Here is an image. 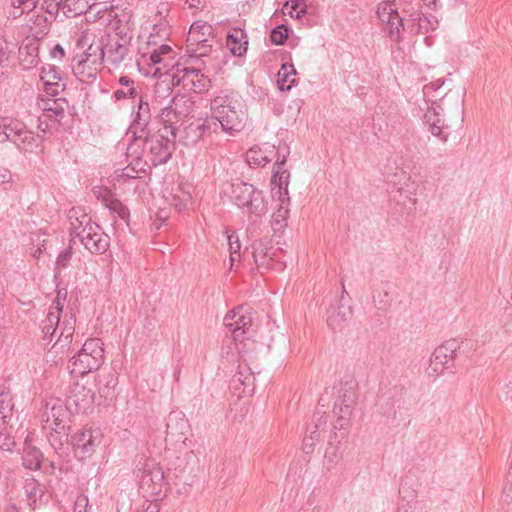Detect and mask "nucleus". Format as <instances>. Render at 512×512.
I'll return each mask as SVG.
<instances>
[{
  "mask_svg": "<svg viewBox=\"0 0 512 512\" xmlns=\"http://www.w3.org/2000/svg\"><path fill=\"white\" fill-rule=\"evenodd\" d=\"M141 57L148 65H159L156 72L172 76V83L182 87L183 90L201 94L208 92L211 87L210 78L202 70L194 65L183 64L174 61L175 52L167 44L154 47L148 52H143Z\"/></svg>",
  "mask_w": 512,
  "mask_h": 512,
  "instance_id": "obj_1",
  "label": "nucleus"
},
{
  "mask_svg": "<svg viewBox=\"0 0 512 512\" xmlns=\"http://www.w3.org/2000/svg\"><path fill=\"white\" fill-rule=\"evenodd\" d=\"M71 242L78 240L90 253L98 255L107 251L110 237L91 217L80 209L69 211Z\"/></svg>",
  "mask_w": 512,
  "mask_h": 512,
  "instance_id": "obj_2",
  "label": "nucleus"
},
{
  "mask_svg": "<svg viewBox=\"0 0 512 512\" xmlns=\"http://www.w3.org/2000/svg\"><path fill=\"white\" fill-rule=\"evenodd\" d=\"M62 312L63 307L57 298L53 301L45 320L41 324L44 338L50 337V340H52L60 331L56 342L52 346L55 353H64L69 349L75 331L76 317L74 313L72 311L66 312L61 320Z\"/></svg>",
  "mask_w": 512,
  "mask_h": 512,
  "instance_id": "obj_3",
  "label": "nucleus"
},
{
  "mask_svg": "<svg viewBox=\"0 0 512 512\" xmlns=\"http://www.w3.org/2000/svg\"><path fill=\"white\" fill-rule=\"evenodd\" d=\"M212 116L209 120L218 123V129L226 133L241 131L245 126L246 112L243 104L233 93L221 92L211 101Z\"/></svg>",
  "mask_w": 512,
  "mask_h": 512,
  "instance_id": "obj_4",
  "label": "nucleus"
},
{
  "mask_svg": "<svg viewBox=\"0 0 512 512\" xmlns=\"http://www.w3.org/2000/svg\"><path fill=\"white\" fill-rule=\"evenodd\" d=\"M69 410L67 404L58 398L49 399L42 407V427L54 449L60 448L63 438L68 437Z\"/></svg>",
  "mask_w": 512,
  "mask_h": 512,
  "instance_id": "obj_5",
  "label": "nucleus"
},
{
  "mask_svg": "<svg viewBox=\"0 0 512 512\" xmlns=\"http://www.w3.org/2000/svg\"><path fill=\"white\" fill-rule=\"evenodd\" d=\"M420 2H406L402 7L404 17L400 16L393 1H384L377 6V16L382 30L394 42L401 40V31L404 30V21L416 22L419 19Z\"/></svg>",
  "mask_w": 512,
  "mask_h": 512,
  "instance_id": "obj_6",
  "label": "nucleus"
},
{
  "mask_svg": "<svg viewBox=\"0 0 512 512\" xmlns=\"http://www.w3.org/2000/svg\"><path fill=\"white\" fill-rule=\"evenodd\" d=\"M229 196L233 203L238 207L247 208L255 217H262L268 212V202L263 192L240 179L230 184Z\"/></svg>",
  "mask_w": 512,
  "mask_h": 512,
  "instance_id": "obj_7",
  "label": "nucleus"
},
{
  "mask_svg": "<svg viewBox=\"0 0 512 512\" xmlns=\"http://www.w3.org/2000/svg\"><path fill=\"white\" fill-rule=\"evenodd\" d=\"M104 363L103 342L99 338H90L85 341L80 351L69 361L72 374L84 376L98 370Z\"/></svg>",
  "mask_w": 512,
  "mask_h": 512,
  "instance_id": "obj_8",
  "label": "nucleus"
},
{
  "mask_svg": "<svg viewBox=\"0 0 512 512\" xmlns=\"http://www.w3.org/2000/svg\"><path fill=\"white\" fill-rule=\"evenodd\" d=\"M13 142L23 152H37L40 146L39 136L27 130L25 124L17 119H0V143Z\"/></svg>",
  "mask_w": 512,
  "mask_h": 512,
  "instance_id": "obj_9",
  "label": "nucleus"
},
{
  "mask_svg": "<svg viewBox=\"0 0 512 512\" xmlns=\"http://www.w3.org/2000/svg\"><path fill=\"white\" fill-rule=\"evenodd\" d=\"M357 388L358 382L353 376H346L341 380L333 408L336 417L333 425L335 430H341L348 425L357 401Z\"/></svg>",
  "mask_w": 512,
  "mask_h": 512,
  "instance_id": "obj_10",
  "label": "nucleus"
},
{
  "mask_svg": "<svg viewBox=\"0 0 512 512\" xmlns=\"http://www.w3.org/2000/svg\"><path fill=\"white\" fill-rule=\"evenodd\" d=\"M139 488L145 498L157 502L168 490L164 471L154 460H146L141 470Z\"/></svg>",
  "mask_w": 512,
  "mask_h": 512,
  "instance_id": "obj_11",
  "label": "nucleus"
},
{
  "mask_svg": "<svg viewBox=\"0 0 512 512\" xmlns=\"http://www.w3.org/2000/svg\"><path fill=\"white\" fill-rule=\"evenodd\" d=\"M288 178L289 172L284 170L282 172L275 171L271 183L275 185L272 189V196H278L277 210L272 214L271 227L275 233H281L287 227V220L289 216L290 199L288 196Z\"/></svg>",
  "mask_w": 512,
  "mask_h": 512,
  "instance_id": "obj_12",
  "label": "nucleus"
},
{
  "mask_svg": "<svg viewBox=\"0 0 512 512\" xmlns=\"http://www.w3.org/2000/svg\"><path fill=\"white\" fill-rule=\"evenodd\" d=\"M148 148V156L153 166L166 163L175 151L177 136L173 128H159L157 133L147 140H141Z\"/></svg>",
  "mask_w": 512,
  "mask_h": 512,
  "instance_id": "obj_13",
  "label": "nucleus"
},
{
  "mask_svg": "<svg viewBox=\"0 0 512 512\" xmlns=\"http://www.w3.org/2000/svg\"><path fill=\"white\" fill-rule=\"evenodd\" d=\"M74 61H76L72 67L74 76L82 83H95L103 64L100 46L91 43L80 56L74 58Z\"/></svg>",
  "mask_w": 512,
  "mask_h": 512,
  "instance_id": "obj_14",
  "label": "nucleus"
},
{
  "mask_svg": "<svg viewBox=\"0 0 512 512\" xmlns=\"http://www.w3.org/2000/svg\"><path fill=\"white\" fill-rule=\"evenodd\" d=\"M224 324L231 332L235 342L250 341L256 332L252 314L244 311L243 307L229 312L224 318Z\"/></svg>",
  "mask_w": 512,
  "mask_h": 512,
  "instance_id": "obj_15",
  "label": "nucleus"
},
{
  "mask_svg": "<svg viewBox=\"0 0 512 512\" xmlns=\"http://www.w3.org/2000/svg\"><path fill=\"white\" fill-rule=\"evenodd\" d=\"M95 45L100 46V51L103 54V59L106 57L107 61L114 67L118 68L127 60H131L130 56V38L126 35L120 36H107L106 42L104 37L101 38L99 43Z\"/></svg>",
  "mask_w": 512,
  "mask_h": 512,
  "instance_id": "obj_16",
  "label": "nucleus"
},
{
  "mask_svg": "<svg viewBox=\"0 0 512 512\" xmlns=\"http://www.w3.org/2000/svg\"><path fill=\"white\" fill-rule=\"evenodd\" d=\"M288 154V147H278L275 150L274 145L264 144L263 147H252L246 152V161L249 165L265 166L276 157L275 165L278 169L276 171L282 172V167L286 164Z\"/></svg>",
  "mask_w": 512,
  "mask_h": 512,
  "instance_id": "obj_17",
  "label": "nucleus"
},
{
  "mask_svg": "<svg viewBox=\"0 0 512 512\" xmlns=\"http://www.w3.org/2000/svg\"><path fill=\"white\" fill-rule=\"evenodd\" d=\"M218 131V123L206 119L200 123L191 122L186 125L182 130L178 128L177 140L186 146H193L200 141L207 134Z\"/></svg>",
  "mask_w": 512,
  "mask_h": 512,
  "instance_id": "obj_18",
  "label": "nucleus"
},
{
  "mask_svg": "<svg viewBox=\"0 0 512 512\" xmlns=\"http://www.w3.org/2000/svg\"><path fill=\"white\" fill-rule=\"evenodd\" d=\"M455 352V341H448L437 347L430 358L428 374L437 376L449 368L453 364Z\"/></svg>",
  "mask_w": 512,
  "mask_h": 512,
  "instance_id": "obj_19",
  "label": "nucleus"
},
{
  "mask_svg": "<svg viewBox=\"0 0 512 512\" xmlns=\"http://www.w3.org/2000/svg\"><path fill=\"white\" fill-rule=\"evenodd\" d=\"M95 393L84 384L75 383L67 396L66 404L77 413H87L93 408Z\"/></svg>",
  "mask_w": 512,
  "mask_h": 512,
  "instance_id": "obj_20",
  "label": "nucleus"
},
{
  "mask_svg": "<svg viewBox=\"0 0 512 512\" xmlns=\"http://www.w3.org/2000/svg\"><path fill=\"white\" fill-rule=\"evenodd\" d=\"M441 101L442 103H437L436 100H432V106L428 108L424 114V122L434 136H437L441 141L446 142L449 136V127L441 117V113L444 111L443 99H441Z\"/></svg>",
  "mask_w": 512,
  "mask_h": 512,
  "instance_id": "obj_21",
  "label": "nucleus"
},
{
  "mask_svg": "<svg viewBox=\"0 0 512 512\" xmlns=\"http://www.w3.org/2000/svg\"><path fill=\"white\" fill-rule=\"evenodd\" d=\"M151 120V110L149 103L143 96L139 98L138 110L135 118L130 126L133 131L135 140H147L150 136L149 123Z\"/></svg>",
  "mask_w": 512,
  "mask_h": 512,
  "instance_id": "obj_22",
  "label": "nucleus"
},
{
  "mask_svg": "<svg viewBox=\"0 0 512 512\" xmlns=\"http://www.w3.org/2000/svg\"><path fill=\"white\" fill-rule=\"evenodd\" d=\"M352 318V308L350 305L343 304L335 299V303L330 304L327 309V325L333 331H342Z\"/></svg>",
  "mask_w": 512,
  "mask_h": 512,
  "instance_id": "obj_23",
  "label": "nucleus"
},
{
  "mask_svg": "<svg viewBox=\"0 0 512 512\" xmlns=\"http://www.w3.org/2000/svg\"><path fill=\"white\" fill-rule=\"evenodd\" d=\"M73 441L76 452L84 458L95 451L101 442V435L98 431L84 430L76 434Z\"/></svg>",
  "mask_w": 512,
  "mask_h": 512,
  "instance_id": "obj_24",
  "label": "nucleus"
},
{
  "mask_svg": "<svg viewBox=\"0 0 512 512\" xmlns=\"http://www.w3.org/2000/svg\"><path fill=\"white\" fill-rule=\"evenodd\" d=\"M38 106L42 110L41 116L54 123H60L65 116L68 103L64 98H49L41 99Z\"/></svg>",
  "mask_w": 512,
  "mask_h": 512,
  "instance_id": "obj_25",
  "label": "nucleus"
},
{
  "mask_svg": "<svg viewBox=\"0 0 512 512\" xmlns=\"http://www.w3.org/2000/svg\"><path fill=\"white\" fill-rule=\"evenodd\" d=\"M19 58L26 69L36 66L39 62V41L27 38L19 48Z\"/></svg>",
  "mask_w": 512,
  "mask_h": 512,
  "instance_id": "obj_26",
  "label": "nucleus"
},
{
  "mask_svg": "<svg viewBox=\"0 0 512 512\" xmlns=\"http://www.w3.org/2000/svg\"><path fill=\"white\" fill-rule=\"evenodd\" d=\"M167 435L181 440L189 430L188 420L181 412H172L169 414L166 423Z\"/></svg>",
  "mask_w": 512,
  "mask_h": 512,
  "instance_id": "obj_27",
  "label": "nucleus"
},
{
  "mask_svg": "<svg viewBox=\"0 0 512 512\" xmlns=\"http://www.w3.org/2000/svg\"><path fill=\"white\" fill-rule=\"evenodd\" d=\"M213 31L212 25L206 22L196 21L190 27L187 41L190 45L212 42L214 39Z\"/></svg>",
  "mask_w": 512,
  "mask_h": 512,
  "instance_id": "obj_28",
  "label": "nucleus"
},
{
  "mask_svg": "<svg viewBox=\"0 0 512 512\" xmlns=\"http://www.w3.org/2000/svg\"><path fill=\"white\" fill-rule=\"evenodd\" d=\"M226 45L234 56L241 57L247 51L248 40L243 29H232L226 38Z\"/></svg>",
  "mask_w": 512,
  "mask_h": 512,
  "instance_id": "obj_29",
  "label": "nucleus"
},
{
  "mask_svg": "<svg viewBox=\"0 0 512 512\" xmlns=\"http://www.w3.org/2000/svg\"><path fill=\"white\" fill-rule=\"evenodd\" d=\"M14 402L10 390L0 386V424H8L13 416Z\"/></svg>",
  "mask_w": 512,
  "mask_h": 512,
  "instance_id": "obj_30",
  "label": "nucleus"
},
{
  "mask_svg": "<svg viewBox=\"0 0 512 512\" xmlns=\"http://www.w3.org/2000/svg\"><path fill=\"white\" fill-rule=\"evenodd\" d=\"M171 104L181 120L192 116L195 110V101L186 94L174 96L171 99Z\"/></svg>",
  "mask_w": 512,
  "mask_h": 512,
  "instance_id": "obj_31",
  "label": "nucleus"
},
{
  "mask_svg": "<svg viewBox=\"0 0 512 512\" xmlns=\"http://www.w3.org/2000/svg\"><path fill=\"white\" fill-rule=\"evenodd\" d=\"M108 3H102L99 1H91L89 3V9L85 11V17L88 22H96L104 19V22H109L111 18V11L109 8L112 7L107 5Z\"/></svg>",
  "mask_w": 512,
  "mask_h": 512,
  "instance_id": "obj_32",
  "label": "nucleus"
},
{
  "mask_svg": "<svg viewBox=\"0 0 512 512\" xmlns=\"http://www.w3.org/2000/svg\"><path fill=\"white\" fill-rule=\"evenodd\" d=\"M92 0H62V12L65 17L73 18L84 14Z\"/></svg>",
  "mask_w": 512,
  "mask_h": 512,
  "instance_id": "obj_33",
  "label": "nucleus"
},
{
  "mask_svg": "<svg viewBox=\"0 0 512 512\" xmlns=\"http://www.w3.org/2000/svg\"><path fill=\"white\" fill-rule=\"evenodd\" d=\"M327 417L328 416L326 415V412H323V414L318 419V423H316L313 429L309 431V434L304 437L303 450L305 453H310L313 451L316 442H318L320 439V428L326 425Z\"/></svg>",
  "mask_w": 512,
  "mask_h": 512,
  "instance_id": "obj_34",
  "label": "nucleus"
},
{
  "mask_svg": "<svg viewBox=\"0 0 512 512\" xmlns=\"http://www.w3.org/2000/svg\"><path fill=\"white\" fill-rule=\"evenodd\" d=\"M296 75V70L292 64L285 63L278 72L277 83L282 91H289L296 84V79L291 76Z\"/></svg>",
  "mask_w": 512,
  "mask_h": 512,
  "instance_id": "obj_35",
  "label": "nucleus"
},
{
  "mask_svg": "<svg viewBox=\"0 0 512 512\" xmlns=\"http://www.w3.org/2000/svg\"><path fill=\"white\" fill-rule=\"evenodd\" d=\"M29 505L32 506L43 496V488L41 484L33 477H27L23 486Z\"/></svg>",
  "mask_w": 512,
  "mask_h": 512,
  "instance_id": "obj_36",
  "label": "nucleus"
},
{
  "mask_svg": "<svg viewBox=\"0 0 512 512\" xmlns=\"http://www.w3.org/2000/svg\"><path fill=\"white\" fill-rule=\"evenodd\" d=\"M158 118L159 122L163 124L162 128H168L171 126L177 135L178 127L176 126V123L181 121V119L176 114V110L171 103L160 110Z\"/></svg>",
  "mask_w": 512,
  "mask_h": 512,
  "instance_id": "obj_37",
  "label": "nucleus"
},
{
  "mask_svg": "<svg viewBox=\"0 0 512 512\" xmlns=\"http://www.w3.org/2000/svg\"><path fill=\"white\" fill-rule=\"evenodd\" d=\"M147 162L137 158L131 162L127 167L122 169L121 173L117 175V180L136 179L139 177L140 172L146 171Z\"/></svg>",
  "mask_w": 512,
  "mask_h": 512,
  "instance_id": "obj_38",
  "label": "nucleus"
},
{
  "mask_svg": "<svg viewBox=\"0 0 512 512\" xmlns=\"http://www.w3.org/2000/svg\"><path fill=\"white\" fill-rule=\"evenodd\" d=\"M119 84L123 86L121 89H117L114 91V98L117 100H122L127 97L135 98L138 96L137 89L134 86V81L128 76H121L119 78Z\"/></svg>",
  "mask_w": 512,
  "mask_h": 512,
  "instance_id": "obj_39",
  "label": "nucleus"
},
{
  "mask_svg": "<svg viewBox=\"0 0 512 512\" xmlns=\"http://www.w3.org/2000/svg\"><path fill=\"white\" fill-rule=\"evenodd\" d=\"M15 440L12 436V426L8 424H0V451L12 452L15 447Z\"/></svg>",
  "mask_w": 512,
  "mask_h": 512,
  "instance_id": "obj_40",
  "label": "nucleus"
},
{
  "mask_svg": "<svg viewBox=\"0 0 512 512\" xmlns=\"http://www.w3.org/2000/svg\"><path fill=\"white\" fill-rule=\"evenodd\" d=\"M27 24L35 33L46 34L50 29L47 17L42 14L32 13L27 18Z\"/></svg>",
  "mask_w": 512,
  "mask_h": 512,
  "instance_id": "obj_41",
  "label": "nucleus"
},
{
  "mask_svg": "<svg viewBox=\"0 0 512 512\" xmlns=\"http://www.w3.org/2000/svg\"><path fill=\"white\" fill-rule=\"evenodd\" d=\"M44 236H46V234L40 231L31 234L30 254L36 259L46 250L47 239L43 238Z\"/></svg>",
  "mask_w": 512,
  "mask_h": 512,
  "instance_id": "obj_42",
  "label": "nucleus"
},
{
  "mask_svg": "<svg viewBox=\"0 0 512 512\" xmlns=\"http://www.w3.org/2000/svg\"><path fill=\"white\" fill-rule=\"evenodd\" d=\"M253 257L257 269L261 273H263L264 270L274 269L275 263L273 261L272 254L264 252L263 249H261L260 251L255 249Z\"/></svg>",
  "mask_w": 512,
  "mask_h": 512,
  "instance_id": "obj_43",
  "label": "nucleus"
},
{
  "mask_svg": "<svg viewBox=\"0 0 512 512\" xmlns=\"http://www.w3.org/2000/svg\"><path fill=\"white\" fill-rule=\"evenodd\" d=\"M24 466L30 470H37L41 467L42 453L36 448L28 447L23 457Z\"/></svg>",
  "mask_w": 512,
  "mask_h": 512,
  "instance_id": "obj_44",
  "label": "nucleus"
},
{
  "mask_svg": "<svg viewBox=\"0 0 512 512\" xmlns=\"http://www.w3.org/2000/svg\"><path fill=\"white\" fill-rule=\"evenodd\" d=\"M106 206L113 215H117L121 220L129 225V210L118 199L106 200Z\"/></svg>",
  "mask_w": 512,
  "mask_h": 512,
  "instance_id": "obj_45",
  "label": "nucleus"
},
{
  "mask_svg": "<svg viewBox=\"0 0 512 512\" xmlns=\"http://www.w3.org/2000/svg\"><path fill=\"white\" fill-rule=\"evenodd\" d=\"M248 370V367L239 365V371L233 376L232 380L234 384H241L243 386V392H245L246 388L252 386L255 381L254 375L247 373Z\"/></svg>",
  "mask_w": 512,
  "mask_h": 512,
  "instance_id": "obj_46",
  "label": "nucleus"
},
{
  "mask_svg": "<svg viewBox=\"0 0 512 512\" xmlns=\"http://www.w3.org/2000/svg\"><path fill=\"white\" fill-rule=\"evenodd\" d=\"M227 242H228L229 253H230V262H231V267H232L233 263L240 258L241 244L239 241V237L235 232L227 234Z\"/></svg>",
  "mask_w": 512,
  "mask_h": 512,
  "instance_id": "obj_47",
  "label": "nucleus"
},
{
  "mask_svg": "<svg viewBox=\"0 0 512 512\" xmlns=\"http://www.w3.org/2000/svg\"><path fill=\"white\" fill-rule=\"evenodd\" d=\"M196 477L195 469L187 463L176 475L178 483L191 486Z\"/></svg>",
  "mask_w": 512,
  "mask_h": 512,
  "instance_id": "obj_48",
  "label": "nucleus"
},
{
  "mask_svg": "<svg viewBox=\"0 0 512 512\" xmlns=\"http://www.w3.org/2000/svg\"><path fill=\"white\" fill-rule=\"evenodd\" d=\"M288 38V27L279 25L270 32V40L275 45H283Z\"/></svg>",
  "mask_w": 512,
  "mask_h": 512,
  "instance_id": "obj_49",
  "label": "nucleus"
},
{
  "mask_svg": "<svg viewBox=\"0 0 512 512\" xmlns=\"http://www.w3.org/2000/svg\"><path fill=\"white\" fill-rule=\"evenodd\" d=\"M502 501L507 505L512 503V459L507 472L506 481L502 492Z\"/></svg>",
  "mask_w": 512,
  "mask_h": 512,
  "instance_id": "obj_50",
  "label": "nucleus"
},
{
  "mask_svg": "<svg viewBox=\"0 0 512 512\" xmlns=\"http://www.w3.org/2000/svg\"><path fill=\"white\" fill-rule=\"evenodd\" d=\"M41 9L56 18L59 11H62V0H43Z\"/></svg>",
  "mask_w": 512,
  "mask_h": 512,
  "instance_id": "obj_51",
  "label": "nucleus"
},
{
  "mask_svg": "<svg viewBox=\"0 0 512 512\" xmlns=\"http://www.w3.org/2000/svg\"><path fill=\"white\" fill-rule=\"evenodd\" d=\"M40 78L44 84L61 80L59 72L54 67H49L48 70L43 68Z\"/></svg>",
  "mask_w": 512,
  "mask_h": 512,
  "instance_id": "obj_52",
  "label": "nucleus"
},
{
  "mask_svg": "<svg viewBox=\"0 0 512 512\" xmlns=\"http://www.w3.org/2000/svg\"><path fill=\"white\" fill-rule=\"evenodd\" d=\"M40 0H11L13 5L17 4L21 6V9L27 14V16L35 13L34 10Z\"/></svg>",
  "mask_w": 512,
  "mask_h": 512,
  "instance_id": "obj_53",
  "label": "nucleus"
},
{
  "mask_svg": "<svg viewBox=\"0 0 512 512\" xmlns=\"http://www.w3.org/2000/svg\"><path fill=\"white\" fill-rule=\"evenodd\" d=\"M288 5L291 7L289 11L291 16L293 12H296V17H300L302 14L306 13V5L302 0H289L284 6L287 7Z\"/></svg>",
  "mask_w": 512,
  "mask_h": 512,
  "instance_id": "obj_54",
  "label": "nucleus"
},
{
  "mask_svg": "<svg viewBox=\"0 0 512 512\" xmlns=\"http://www.w3.org/2000/svg\"><path fill=\"white\" fill-rule=\"evenodd\" d=\"M72 257V251L70 248L61 252L56 260V264L58 267H67Z\"/></svg>",
  "mask_w": 512,
  "mask_h": 512,
  "instance_id": "obj_55",
  "label": "nucleus"
},
{
  "mask_svg": "<svg viewBox=\"0 0 512 512\" xmlns=\"http://www.w3.org/2000/svg\"><path fill=\"white\" fill-rule=\"evenodd\" d=\"M45 91L50 96H56L64 89V85L60 84L58 81L52 83H45Z\"/></svg>",
  "mask_w": 512,
  "mask_h": 512,
  "instance_id": "obj_56",
  "label": "nucleus"
},
{
  "mask_svg": "<svg viewBox=\"0 0 512 512\" xmlns=\"http://www.w3.org/2000/svg\"><path fill=\"white\" fill-rule=\"evenodd\" d=\"M50 56L54 60L62 61L65 57V50L60 44H56L51 50H50Z\"/></svg>",
  "mask_w": 512,
  "mask_h": 512,
  "instance_id": "obj_57",
  "label": "nucleus"
},
{
  "mask_svg": "<svg viewBox=\"0 0 512 512\" xmlns=\"http://www.w3.org/2000/svg\"><path fill=\"white\" fill-rule=\"evenodd\" d=\"M197 47L194 49L195 53H198L199 56L208 55L209 51H211L212 44L210 42H202L201 44H195Z\"/></svg>",
  "mask_w": 512,
  "mask_h": 512,
  "instance_id": "obj_58",
  "label": "nucleus"
},
{
  "mask_svg": "<svg viewBox=\"0 0 512 512\" xmlns=\"http://www.w3.org/2000/svg\"><path fill=\"white\" fill-rule=\"evenodd\" d=\"M159 505L157 502L148 500L147 504H143L137 512H159Z\"/></svg>",
  "mask_w": 512,
  "mask_h": 512,
  "instance_id": "obj_59",
  "label": "nucleus"
},
{
  "mask_svg": "<svg viewBox=\"0 0 512 512\" xmlns=\"http://www.w3.org/2000/svg\"><path fill=\"white\" fill-rule=\"evenodd\" d=\"M23 14H25V12L21 9L20 5H17V4L13 5L10 2V8L8 10L9 17L16 19V18L21 17Z\"/></svg>",
  "mask_w": 512,
  "mask_h": 512,
  "instance_id": "obj_60",
  "label": "nucleus"
},
{
  "mask_svg": "<svg viewBox=\"0 0 512 512\" xmlns=\"http://www.w3.org/2000/svg\"><path fill=\"white\" fill-rule=\"evenodd\" d=\"M416 21L418 22V28L420 30L424 29L427 32L429 28L434 29L429 18L425 15L420 14L419 19H416Z\"/></svg>",
  "mask_w": 512,
  "mask_h": 512,
  "instance_id": "obj_61",
  "label": "nucleus"
},
{
  "mask_svg": "<svg viewBox=\"0 0 512 512\" xmlns=\"http://www.w3.org/2000/svg\"><path fill=\"white\" fill-rule=\"evenodd\" d=\"M12 180V174L8 168L0 167V184L9 183Z\"/></svg>",
  "mask_w": 512,
  "mask_h": 512,
  "instance_id": "obj_62",
  "label": "nucleus"
},
{
  "mask_svg": "<svg viewBox=\"0 0 512 512\" xmlns=\"http://www.w3.org/2000/svg\"><path fill=\"white\" fill-rule=\"evenodd\" d=\"M191 200V196L189 193L184 194L182 199H179L175 204V208L179 211L184 209L187 205V203Z\"/></svg>",
  "mask_w": 512,
  "mask_h": 512,
  "instance_id": "obj_63",
  "label": "nucleus"
},
{
  "mask_svg": "<svg viewBox=\"0 0 512 512\" xmlns=\"http://www.w3.org/2000/svg\"><path fill=\"white\" fill-rule=\"evenodd\" d=\"M439 89L440 86H436L434 83L427 84L423 88L424 96L430 97L433 92H437Z\"/></svg>",
  "mask_w": 512,
  "mask_h": 512,
  "instance_id": "obj_64",
  "label": "nucleus"
}]
</instances>
